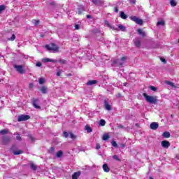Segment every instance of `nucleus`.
<instances>
[{
  "mask_svg": "<svg viewBox=\"0 0 179 179\" xmlns=\"http://www.w3.org/2000/svg\"><path fill=\"white\" fill-rule=\"evenodd\" d=\"M163 138H170V132L165 131L162 134Z\"/></svg>",
  "mask_w": 179,
  "mask_h": 179,
  "instance_id": "obj_20",
  "label": "nucleus"
},
{
  "mask_svg": "<svg viewBox=\"0 0 179 179\" xmlns=\"http://www.w3.org/2000/svg\"><path fill=\"white\" fill-rule=\"evenodd\" d=\"M115 12H116V13H117V12H118V8L115 7Z\"/></svg>",
  "mask_w": 179,
  "mask_h": 179,
  "instance_id": "obj_54",
  "label": "nucleus"
},
{
  "mask_svg": "<svg viewBox=\"0 0 179 179\" xmlns=\"http://www.w3.org/2000/svg\"><path fill=\"white\" fill-rule=\"evenodd\" d=\"M120 148H121L122 149H124V148H125V144H121V145H120Z\"/></svg>",
  "mask_w": 179,
  "mask_h": 179,
  "instance_id": "obj_52",
  "label": "nucleus"
},
{
  "mask_svg": "<svg viewBox=\"0 0 179 179\" xmlns=\"http://www.w3.org/2000/svg\"><path fill=\"white\" fill-rule=\"evenodd\" d=\"M99 125H101V127H104V125H106V120L101 119L99 121Z\"/></svg>",
  "mask_w": 179,
  "mask_h": 179,
  "instance_id": "obj_30",
  "label": "nucleus"
},
{
  "mask_svg": "<svg viewBox=\"0 0 179 179\" xmlns=\"http://www.w3.org/2000/svg\"><path fill=\"white\" fill-rule=\"evenodd\" d=\"M16 139H17V141H21L22 138H20V134H17Z\"/></svg>",
  "mask_w": 179,
  "mask_h": 179,
  "instance_id": "obj_44",
  "label": "nucleus"
},
{
  "mask_svg": "<svg viewBox=\"0 0 179 179\" xmlns=\"http://www.w3.org/2000/svg\"><path fill=\"white\" fill-rule=\"evenodd\" d=\"M117 97H121V94H117Z\"/></svg>",
  "mask_w": 179,
  "mask_h": 179,
  "instance_id": "obj_57",
  "label": "nucleus"
},
{
  "mask_svg": "<svg viewBox=\"0 0 179 179\" xmlns=\"http://www.w3.org/2000/svg\"><path fill=\"white\" fill-rule=\"evenodd\" d=\"M112 158L114 160H116V162H121V159H120V157H118V155H113Z\"/></svg>",
  "mask_w": 179,
  "mask_h": 179,
  "instance_id": "obj_27",
  "label": "nucleus"
},
{
  "mask_svg": "<svg viewBox=\"0 0 179 179\" xmlns=\"http://www.w3.org/2000/svg\"><path fill=\"white\" fill-rule=\"evenodd\" d=\"M14 68L16 69L17 72H19L21 74L24 73V69L22 65H14Z\"/></svg>",
  "mask_w": 179,
  "mask_h": 179,
  "instance_id": "obj_6",
  "label": "nucleus"
},
{
  "mask_svg": "<svg viewBox=\"0 0 179 179\" xmlns=\"http://www.w3.org/2000/svg\"><path fill=\"white\" fill-rule=\"evenodd\" d=\"M104 23H105V26H106L109 29H111V30H118V28L111 25L108 21L105 20Z\"/></svg>",
  "mask_w": 179,
  "mask_h": 179,
  "instance_id": "obj_8",
  "label": "nucleus"
},
{
  "mask_svg": "<svg viewBox=\"0 0 179 179\" xmlns=\"http://www.w3.org/2000/svg\"><path fill=\"white\" fill-rule=\"evenodd\" d=\"M171 6H176L177 5V3H176V1L171 0Z\"/></svg>",
  "mask_w": 179,
  "mask_h": 179,
  "instance_id": "obj_38",
  "label": "nucleus"
},
{
  "mask_svg": "<svg viewBox=\"0 0 179 179\" xmlns=\"http://www.w3.org/2000/svg\"><path fill=\"white\" fill-rule=\"evenodd\" d=\"M166 85H169V86H171V87H176V85H174V83H171L170 81H167Z\"/></svg>",
  "mask_w": 179,
  "mask_h": 179,
  "instance_id": "obj_35",
  "label": "nucleus"
},
{
  "mask_svg": "<svg viewBox=\"0 0 179 179\" xmlns=\"http://www.w3.org/2000/svg\"><path fill=\"white\" fill-rule=\"evenodd\" d=\"M111 145L113 146V148H118V144H117V142L115 141H112Z\"/></svg>",
  "mask_w": 179,
  "mask_h": 179,
  "instance_id": "obj_37",
  "label": "nucleus"
},
{
  "mask_svg": "<svg viewBox=\"0 0 179 179\" xmlns=\"http://www.w3.org/2000/svg\"><path fill=\"white\" fill-rule=\"evenodd\" d=\"M96 83H97V80H89L87 83V85L88 86H92V85H96Z\"/></svg>",
  "mask_w": 179,
  "mask_h": 179,
  "instance_id": "obj_18",
  "label": "nucleus"
},
{
  "mask_svg": "<svg viewBox=\"0 0 179 179\" xmlns=\"http://www.w3.org/2000/svg\"><path fill=\"white\" fill-rule=\"evenodd\" d=\"M150 128L154 131H156V129L159 128V124H157V122H152L150 124Z\"/></svg>",
  "mask_w": 179,
  "mask_h": 179,
  "instance_id": "obj_11",
  "label": "nucleus"
},
{
  "mask_svg": "<svg viewBox=\"0 0 179 179\" xmlns=\"http://www.w3.org/2000/svg\"><path fill=\"white\" fill-rule=\"evenodd\" d=\"M138 34H140V36H145V32H143V31H142V29H138Z\"/></svg>",
  "mask_w": 179,
  "mask_h": 179,
  "instance_id": "obj_34",
  "label": "nucleus"
},
{
  "mask_svg": "<svg viewBox=\"0 0 179 179\" xmlns=\"http://www.w3.org/2000/svg\"><path fill=\"white\" fill-rule=\"evenodd\" d=\"M134 44L136 47H141V42L139 41V40H138V38H136L134 40Z\"/></svg>",
  "mask_w": 179,
  "mask_h": 179,
  "instance_id": "obj_21",
  "label": "nucleus"
},
{
  "mask_svg": "<svg viewBox=\"0 0 179 179\" xmlns=\"http://www.w3.org/2000/svg\"><path fill=\"white\" fill-rule=\"evenodd\" d=\"M33 106H34V107H35V108H40V106H38V105H37V99H34Z\"/></svg>",
  "mask_w": 179,
  "mask_h": 179,
  "instance_id": "obj_22",
  "label": "nucleus"
},
{
  "mask_svg": "<svg viewBox=\"0 0 179 179\" xmlns=\"http://www.w3.org/2000/svg\"><path fill=\"white\" fill-rule=\"evenodd\" d=\"M16 38V36L15 34H13L10 38H8V41H15V39Z\"/></svg>",
  "mask_w": 179,
  "mask_h": 179,
  "instance_id": "obj_31",
  "label": "nucleus"
},
{
  "mask_svg": "<svg viewBox=\"0 0 179 179\" xmlns=\"http://www.w3.org/2000/svg\"><path fill=\"white\" fill-rule=\"evenodd\" d=\"M60 64H66V61L64 59L59 60Z\"/></svg>",
  "mask_w": 179,
  "mask_h": 179,
  "instance_id": "obj_45",
  "label": "nucleus"
},
{
  "mask_svg": "<svg viewBox=\"0 0 179 179\" xmlns=\"http://www.w3.org/2000/svg\"><path fill=\"white\" fill-rule=\"evenodd\" d=\"M85 129L88 134H90V132H92L93 131V129H92V127H90L89 126H86Z\"/></svg>",
  "mask_w": 179,
  "mask_h": 179,
  "instance_id": "obj_28",
  "label": "nucleus"
},
{
  "mask_svg": "<svg viewBox=\"0 0 179 179\" xmlns=\"http://www.w3.org/2000/svg\"><path fill=\"white\" fill-rule=\"evenodd\" d=\"M143 96L145 101L150 104H156L157 103V96H149L146 93H143Z\"/></svg>",
  "mask_w": 179,
  "mask_h": 179,
  "instance_id": "obj_1",
  "label": "nucleus"
},
{
  "mask_svg": "<svg viewBox=\"0 0 179 179\" xmlns=\"http://www.w3.org/2000/svg\"><path fill=\"white\" fill-rule=\"evenodd\" d=\"M75 29H76V30H79V25L76 24V25H75Z\"/></svg>",
  "mask_w": 179,
  "mask_h": 179,
  "instance_id": "obj_50",
  "label": "nucleus"
},
{
  "mask_svg": "<svg viewBox=\"0 0 179 179\" xmlns=\"http://www.w3.org/2000/svg\"><path fill=\"white\" fill-rule=\"evenodd\" d=\"M161 145L164 149H169V148H170V142L167 141H162Z\"/></svg>",
  "mask_w": 179,
  "mask_h": 179,
  "instance_id": "obj_9",
  "label": "nucleus"
},
{
  "mask_svg": "<svg viewBox=\"0 0 179 179\" xmlns=\"http://www.w3.org/2000/svg\"><path fill=\"white\" fill-rule=\"evenodd\" d=\"M61 72H62V71L58 69L57 72V76H61Z\"/></svg>",
  "mask_w": 179,
  "mask_h": 179,
  "instance_id": "obj_43",
  "label": "nucleus"
},
{
  "mask_svg": "<svg viewBox=\"0 0 179 179\" xmlns=\"http://www.w3.org/2000/svg\"><path fill=\"white\" fill-rule=\"evenodd\" d=\"M63 136H64V138H68V136H69V134H68V132H66V131H64V132L63 133Z\"/></svg>",
  "mask_w": 179,
  "mask_h": 179,
  "instance_id": "obj_39",
  "label": "nucleus"
},
{
  "mask_svg": "<svg viewBox=\"0 0 179 179\" xmlns=\"http://www.w3.org/2000/svg\"><path fill=\"white\" fill-rule=\"evenodd\" d=\"M69 135H70V137L71 138V139L75 138V135H73V134L71 133Z\"/></svg>",
  "mask_w": 179,
  "mask_h": 179,
  "instance_id": "obj_48",
  "label": "nucleus"
},
{
  "mask_svg": "<svg viewBox=\"0 0 179 179\" xmlns=\"http://www.w3.org/2000/svg\"><path fill=\"white\" fill-rule=\"evenodd\" d=\"M3 142H8L9 141V137L3 136Z\"/></svg>",
  "mask_w": 179,
  "mask_h": 179,
  "instance_id": "obj_40",
  "label": "nucleus"
},
{
  "mask_svg": "<svg viewBox=\"0 0 179 179\" xmlns=\"http://www.w3.org/2000/svg\"><path fill=\"white\" fill-rule=\"evenodd\" d=\"M129 1L131 2V3H136V0H129Z\"/></svg>",
  "mask_w": 179,
  "mask_h": 179,
  "instance_id": "obj_49",
  "label": "nucleus"
},
{
  "mask_svg": "<svg viewBox=\"0 0 179 179\" xmlns=\"http://www.w3.org/2000/svg\"><path fill=\"white\" fill-rule=\"evenodd\" d=\"M29 138H30V139H31V141L33 142V141L34 140V138H33V136H29Z\"/></svg>",
  "mask_w": 179,
  "mask_h": 179,
  "instance_id": "obj_55",
  "label": "nucleus"
},
{
  "mask_svg": "<svg viewBox=\"0 0 179 179\" xmlns=\"http://www.w3.org/2000/svg\"><path fill=\"white\" fill-rule=\"evenodd\" d=\"M120 17L122 19H127L128 17V16H127V15H125V13L122 11L120 12Z\"/></svg>",
  "mask_w": 179,
  "mask_h": 179,
  "instance_id": "obj_24",
  "label": "nucleus"
},
{
  "mask_svg": "<svg viewBox=\"0 0 179 179\" xmlns=\"http://www.w3.org/2000/svg\"><path fill=\"white\" fill-rule=\"evenodd\" d=\"M105 108L106 110H108V111H110L111 110V105L108 104V102L107 101H105Z\"/></svg>",
  "mask_w": 179,
  "mask_h": 179,
  "instance_id": "obj_16",
  "label": "nucleus"
},
{
  "mask_svg": "<svg viewBox=\"0 0 179 179\" xmlns=\"http://www.w3.org/2000/svg\"><path fill=\"white\" fill-rule=\"evenodd\" d=\"M87 19H92V15H87Z\"/></svg>",
  "mask_w": 179,
  "mask_h": 179,
  "instance_id": "obj_53",
  "label": "nucleus"
},
{
  "mask_svg": "<svg viewBox=\"0 0 179 179\" xmlns=\"http://www.w3.org/2000/svg\"><path fill=\"white\" fill-rule=\"evenodd\" d=\"M83 12H85V7H83V6H80L78 10V15H80Z\"/></svg>",
  "mask_w": 179,
  "mask_h": 179,
  "instance_id": "obj_14",
  "label": "nucleus"
},
{
  "mask_svg": "<svg viewBox=\"0 0 179 179\" xmlns=\"http://www.w3.org/2000/svg\"><path fill=\"white\" fill-rule=\"evenodd\" d=\"M27 120H30V116L29 115H20L17 117V121L19 122H22V121H27Z\"/></svg>",
  "mask_w": 179,
  "mask_h": 179,
  "instance_id": "obj_5",
  "label": "nucleus"
},
{
  "mask_svg": "<svg viewBox=\"0 0 179 179\" xmlns=\"http://www.w3.org/2000/svg\"><path fill=\"white\" fill-rule=\"evenodd\" d=\"M6 134H8L7 129H3L0 131V134H1V135H6Z\"/></svg>",
  "mask_w": 179,
  "mask_h": 179,
  "instance_id": "obj_36",
  "label": "nucleus"
},
{
  "mask_svg": "<svg viewBox=\"0 0 179 179\" xmlns=\"http://www.w3.org/2000/svg\"><path fill=\"white\" fill-rule=\"evenodd\" d=\"M32 23L34 24V26H38V24H40V20H33Z\"/></svg>",
  "mask_w": 179,
  "mask_h": 179,
  "instance_id": "obj_29",
  "label": "nucleus"
},
{
  "mask_svg": "<svg viewBox=\"0 0 179 179\" xmlns=\"http://www.w3.org/2000/svg\"><path fill=\"white\" fill-rule=\"evenodd\" d=\"M63 155V152L62 150H59L57 152L56 156L57 157H62Z\"/></svg>",
  "mask_w": 179,
  "mask_h": 179,
  "instance_id": "obj_33",
  "label": "nucleus"
},
{
  "mask_svg": "<svg viewBox=\"0 0 179 179\" xmlns=\"http://www.w3.org/2000/svg\"><path fill=\"white\" fill-rule=\"evenodd\" d=\"M15 146H13L11 148V150L13 153V155H15V156H17V155H22V153H23L22 150H15Z\"/></svg>",
  "mask_w": 179,
  "mask_h": 179,
  "instance_id": "obj_7",
  "label": "nucleus"
},
{
  "mask_svg": "<svg viewBox=\"0 0 179 179\" xmlns=\"http://www.w3.org/2000/svg\"><path fill=\"white\" fill-rule=\"evenodd\" d=\"M130 19L133 22H135V23H136L137 24H140V25L143 24V20H142V19H141L136 16H131Z\"/></svg>",
  "mask_w": 179,
  "mask_h": 179,
  "instance_id": "obj_4",
  "label": "nucleus"
},
{
  "mask_svg": "<svg viewBox=\"0 0 179 179\" xmlns=\"http://www.w3.org/2000/svg\"><path fill=\"white\" fill-rule=\"evenodd\" d=\"M30 167L31 169V170H34V171H36V170H37V166H36V164L31 163L30 164Z\"/></svg>",
  "mask_w": 179,
  "mask_h": 179,
  "instance_id": "obj_23",
  "label": "nucleus"
},
{
  "mask_svg": "<svg viewBox=\"0 0 179 179\" xmlns=\"http://www.w3.org/2000/svg\"><path fill=\"white\" fill-rule=\"evenodd\" d=\"M41 93H43V94H45V93H47V87L45 86H43L41 88Z\"/></svg>",
  "mask_w": 179,
  "mask_h": 179,
  "instance_id": "obj_19",
  "label": "nucleus"
},
{
  "mask_svg": "<svg viewBox=\"0 0 179 179\" xmlns=\"http://www.w3.org/2000/svg\"><path fill=\"white\" fill-rule=\"evenodd\" d=\"M45 48L50 51V52H58L59 48L55 43H50L49 45H45Z\"/></svg>",
  "mask_w": 179,
  "mask_h": 179,
  "instance_id": "obj_2",
  "label": "nucleus"
},
{
  "mask_svg": "<svg viewBox=\"0 0 179 179\" xmlns=\"http://www.w3.org/2000/svg\"><path fill=\"white\" fill-rule=\"evenodd\" d=\"M102 169L105 173H108L110 171V168L108 167V165L107 164H104L102 166Z\"/></svg>",
  "mask_w": 179,
  "mask_h": 179,
  "instance_id": "obj_13",
  "label": "nucleus"
},
{
  "mask_svg": "<svg viewBox=\"0 0 179 179\" xmlns=\"http://www.w3.org/2000/svg\"><path fill=\"white\" fill-rule=\"evenodd\" d=\"M29 87H30V88L33 87V83H30V84H29Z\"/></svg>",
  "mask_w": 179,
  "mask_h": 179,
  "instance_id": "obj_56",
  "label": "nucleus"
},
{
  "mask_svg": "<svg viewBox=\"0 0 179 179\" xmlns=\"http://www.w3.org/2000/svg\"><path fill=\"white\" fill-rule=\"evenodd\" d=\"M36 66H38V67L41 66V62H36Z\"/></svg>",
  "mask_w": 179,
  "mask_h": 179,
  "instance_id": "obj_46",
  "label": "nucleus"
},
{
  "mask_svg": "<svg viewBox=\"0 0 179 179\" xmlns=\"http://www.w3.org/2000/svg\"><path fill=\"white\" fill-rule=\"evenodd\" d=\"M42 62H45V63H47V62H57V60L55 59H50V58H43L42 59Z\"/></svg>",
  "mask_w": 179,
  "mask_h": 179,
  "instance_id": "obj_12",
  "label": "nucleus"
},
{
  "mask_svg": "<svg viewBox=\"0 0 179 179\" xmlns=\"http://www.w3.org/2000/svg\"><path fill=\"white\" fill-rule=\"evenodd\" d=\"M2 10H5V6L3 5L0 6V13Z\"/></svg>",
  "mask_w": 179,
  "mask_h": 179,
  "instance_id": "obj_41",
  "label": "nucleus"
},
{
  "mask_svg": "<svg viewBox=\"0 0 179 179\" xmlns=\"http://www.w3.org/2000/svg\"><path fill=\"white\" fill-rule=\"evenodd\" d=\"M80 176V172H76L72 176V179H78Z\"/></svg>",
  "mask_w": 179,
  "mask_h": 179,
  "instance_id": "obj_17",
  "label": "nucleus"
},
{
  "mask_svg": "<svg viewBox=\"0 0 179 179\" xmlns=\"http://www.w3.org/2000/svg\"><path fill=\"white\" fill-rule=\"evenodd\" d=\"M124 86H127V83H124Z\"/></svg>",
  "mask_w": 179,
  "mask_h": 179,
  "instance_id": "obj_58",
  "label": "nucleus"
},
{
  "mask_svg": "<svg viewBox=\"0 0 179 179\" xmlns=\"http://www.w3.org/2000/svg\"><path fill=\"white\" fill-rule=\"evenodd\" d=\"M38 82L40 85H43V83H45V78H39Z\"/></svg>",
  "mask_w": 179,
  "mask_h": 179,
  "instance_id": "obj_25",
  "label": "nucleus"
},
{
  "mask_svg": "<svg viewBox=\"0 0 179 179\" xmlns=\"http://www.w3.org/2000/svg\"><path fill=\"white\" fill-rule=\"evenodd\" d=\"M150 179H152V178H150Z\"/></svg>",
  "mask_w": 179,
  "mask_h": 179,
  "instance_id": "obj_59",
  "label": "nucleus"
},
{
  "mask_svg": "<svg viewBox=\"0 0 179 179\" xmlns=\"http://www.w3.org/2000/svg\"><path fill=\"white\" fill-rule=\"evenodd\" d=\"M101 146H100V144L97 143L96 145V149L97 150H99V149H100Z\"/></svg>",
  "mask_w": 179,
  "mask_h": 179,
  "instance_id": "obj_47",
  "label": "nucleus"
},
{
  "mask_svg": "<svg viewBox=\"0 0 179 179\" xmlns=\"http://www.w3.org/2000/svg\"><path fill=\"white\" fill-rule=\"evenodd\" d=\"M102 139L103 141H108L110 139V136H108V134H103Z\"/></svg>",
  "mask_w": 179,
  "mask_h": 179,
  "instance_id": "obj_26",
  "label": "nucleus"
},
{
  "mask_svg": "<svg viewBox=\"0 0 179 179\" xmlns=\"http://www.w3.org/2000/svg\"><path fill=\"white\" fill-rule=\"evenodd\" d=\"M92 2L94 5H97V6H103L104 3L103 0H92Z\"/></svg>",
  "mask_w": 179,
  "mask_h": 179,
  "instance_id": "obj_10",
  "label": "nucleus"
},
{
  "mask_svg": "<svg viewBox=\"0 0 179 179\" xmlns=\"http://www.w3.org/2000/svg\"><path fill=\"white\" fill-rule=\"evenodd\" d=\"M125 61H127V57H123L121 58V60L115 59L113 62V66L117 65V66H122L124 64H125Z\"/></svg>",
  "mask_w": 179,
  "mask_h": 179,
  "instance_id": "obj_3",
  "label": "nucleus"
},
{
  "mask_svg": "<svg viewBox=\"0 0 179 179\" xmlns=\"http://www.w3.org/2000/svg\"><path fill=\"white\" fill-rule=\"evenodd\" d=\"M157 26H164V21L161 20L157 22Z\"/></svg>",
  "mask_w": 179,
  "mask_h": 179,
  "instance_id": "obj_32",
  "label": "nucleus"
},
{
  "mask_svg": "<svg viewBox=\"0 0 179 179\" xmlns=\"http://www.w3.org/2000/svg\"><path fill=\"white\" fill-rule=\"evenodd\" d=\"M117 27L121 31H127V27L122 24H118Z\"/></svg>",
  "mask_w": 179,
  "mask_h": 179,
  "instance_id": "obj_15",
  "label": "nucleus"
},
{
  "mask_svg": "<svg viewBox=\"0 0 179 179\" xmlns=\"http://www.w3.org/2000/svg\"><path fill=\"white\" fill-rule=\"evenodd\" d=\"M150 89H151L152 92H156V90H157V89L154 86H150Z\"/></svg>",
  "mask_w": 179,
  "mask_h": 179,
  "instance_id": "obj_42",
  "label": "nucleus"
},
{
  "mask_svg": "<svg viewBox=\"0 0 179 179\" xmlns=\"http://www.w3.org/2000/svg\"><path fill=\"white\" fill-rule=\"evenodd\" d=\"M160 60L162 61V62H164V64H166V59L161 58Z\"/></svg>",
  "mask_w": 179,
  "mask_h": 179,
  "instance_id": "obj_51",
  "label": "nucleus"
}]
</instances>
